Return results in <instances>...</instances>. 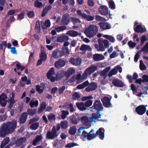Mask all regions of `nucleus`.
I'll list each match as a JSON object with an SVG mask.
<instances>
[{
  "label": "nucleus",
  "instance_id": "a18cd8bd",
  "mask_svg": "<svg viewBox=\"0 0 148 148\" xmlns=\"http://www.w3.org/2000/svg\"><path fill=\"white\" fill-rule=\"evenodd\" d=\"M95 18L97 21L99 22H103V21H104L106 20L105 18H104L101 16L98 15H96Z\"/></svg>",
  "mask_w": 148,
  "mask_h": 148
},
{
  "label": "nucleus",
  "instance_id": "09e8293b",
  "mask_svg": "<svg viewBox=\"0 0 148 148\" xmlns=\"http://www.w3.org/2000/svg\"><path fill=\"white\" fill-rule=\"evenodd\" d=\"M37 111L36 109H29L27 110L28 114L30 115H33L35 114L36 113Z\"/></svg>",
  "mask_w": 148,
  "mask_h": 148
},
{
  "label": "nucleus",
  "instance_id": "37998d69",
  "mask_svg": "<svg viewBox=\"0 0 148 148\" xmlns=\"http://www.w3.org/2000/svg\"><path fill=\"white\" fill-rule=\"evenodd\" d=\"M62 114L61 117V118L63 119H65L67 115L69 114V112L67 111L63 110L62 111Z\"/></svg>",
  "mask_w": 148,
  "mask_h": 148
},
{
  "label": "nucleus",
  "instance_id": "58836bf2",
  "mask_svg": "<svg viewBox=\"0 0 148 148\" xmlns=\"http://www.w3.org/2000/svg\"><path fill=\"white\" fill-rule=\"evenodd\" d=\"M141 52H145L146 54L148 53V42H147L143 47L141 49Z\"/></svg>",
  "mask_w": 148,
  "mask_h": 148
},
{
  "label": "nucleus",
  "instance_id": "5fc2aeb1",
  "mask_svg": "<svg viewBox=\"0 0 148 148\" xmlns=\"http://www.w3.org/2000/svg\"><path fill=\"white\" fill-rule=\"evenodd\" d=\"M39 123H35L32 125L30 128L32 130H36L38 127Z\"/></svg>",
  "mask_w": 148,
  "mask_h": 148
},
{
  "label": "nucleus",
  "instance_id": "3c124183",
  "mask_svg": "<svg viewBox=\"0 0 148 148\" xmlns=\"http://www.w3.org/2000/svg\"><path fill=\"white\" fill-rule=\"evenodd\" d=\"M42 137L41 136H37L36 139L34 140L33 142V144L34 145H36V143L40 140L42 139Z\"/></svg>",
  "mask_w": 148,
  "mask_h": 148
},
{
  "label": "nucleus",
  "instance_id": "13d9d810",
  "mask_svg": "<svg viewBox=\"0 0 148 148\" xmlns=\"http://www.w3.org/2000/svg\"><path fill=\"white\" fill-rule=\"evenodd\" d=\"M109 8L112 9H114L115 8V6L114 2L112 1L109 2Z\"/></svg>",
  "mask_w": 148,
  "mask_h": 148
},
{
  "label": "nucleus",
  "instance_id": "864d4df0",
  "mask_svg": "<svg viewBox=\"0 0 148 148\" xmlns=\"http://www.w3.org/2000/svg\"><path fill=\"white\" fill-rule=\"evenodd\" d=\"M48 118L49 120L51 121L55 120L56 119L55 115L52 113H51L48 115Z\"/></svg>",
  "mask_w": 148,
  "mask_h": 148
},
{
  "label": "nucleus",
  "instance_id": "473e14b6",
  "mask_svg": "<svg viewBox=\"0 0 148 148\" xmlns=\"http://www.w3.org/2000/svg\"><path fill=\"white\" fill-rule=\"evenodd\" d=\"M66 34L69 35L70 36L75 37L78 35V33L75 31L70 30L67 32Z\"/></svg>",
  "mask_w": 148,
  "mask_h": 148
},
{
  "label": "nucleus",
  "instance_id": "423d86ee",
  "mask_svg": "<svg viewBox=\"0 0 148 148\" xmlns=\"http://www.w3.org/2000/svg\"><path fill=\"white\" fill-rule=\"evenodd\" d=\"M55 75V69L53 67H52L50 69L47 74V78L52 82H54L56 80L54 77Z\"/></svg>",
  "mask_w": 148,
  "mask_h": 148
},
{
  "label": "nucleus",
  "instance_id": "7c9ffc66",
  "mask_svg": "<svg viewBox=\"0 0 148 148\" xmlns=\"http://www.w3.org/2000/svg\"><path fill=\"white\" fill-rule=\"evenodd\" d=\"M103 37L109 40L110 41L112 42H114L115 41V39L114 37L111 35H104Z\"/></svg>",
  "mask_w": 148,
  "mask_h": 148
},
{
  "label": "nucleus",
  "instance_id": "dca6fc26",
  "mask_svg": "<svg viewBox=\"0 0 148 148\" xmlns=\"http://www.w3.org/2000/svg\"><path fill=\"white\" fill-rule=\"evenodd\" d=\"M99 25L101 29L103 30L109 29L111 28L110 24L107 22H101L99 23Z\"/></svg>",
  "mask_w": 148,
  "mask_h": 148
},
{
  "label": "nucleus",
  "instance_id": "0e129e2a",
  "mask_svg": "<svg viewBox=\"0 0 148 148\" xmlns=\"http://www.w3.org/2000/svg\"><path fill=\"white\" fill-rule=\"evenodd\" d=\"M140 53L141 52L140 51H139L135 55L134 57V61L135 62H136L138 61V59L140 56L139 53Z\"/></svg>",
  "mask_w": 148,
  "mask_h": 148
},
{
  "label": "nucleus",
  "instance_id": "6e6d98bb",
  "mask_svg": "<svg viewBox=\"0 0 148 148\" xmlns=\"http://www.w3.org/2000/svg\"><path fill=\"white\" fill-rule=\"evenodd\" d=\"M16 66L18 70H21V71H23L25 68L24 66L21 65L19 62L17 63Z\"/></svg>",
  "mask_w": 148,
  "mask_h": 148
},
{
  "label": "nucleus",
  "instance_id": "680f3d73",
  "mask_svg": "<svg viewBox=\"0 0 148 148\" xmlns=\"http://www.w3.org/2000/svg\"><path fill=\"white\" fill-rule=\"evenodd\" d=\"M128 45L130 47L134 48L136 46V44L132 41H130L128 42Z\"/></svg>",
  "mask_w": 148,
  "mask_h": 148
},
{
  "label": "nucleus",
  "instance_id": "ddd939ff",
  "mask_svg": "<svg viewBox=\"0 0 148 148\" xmlns=\"http://www.w3.org/2000/svg\"><path fill=\"white\" fill-rule=\"evenodd\" d=\"M98 136L99 138L103 140L104 137V132H102V130L100 128L97 130L96 133H93V138Z\"/></svg>",
  "mask_w": 148,
  "mask_h": 148
},
{
  "label": "nucleus",
  "instance_id": "39448f33",
  "mask_svg": "<svg viewBox=\"0 0 148 148\" xmlns=\"http://www.w3.org/2000/svg\"><path fill=\"white\" fill-rule=\"evenodd\" d=\"M56 127L55 126H53L51 131L47 132V136L49 139H53L54 138L57 136L58 134L57 133L56 131Z\"/></svg>",
  "mask_w": 148,
  "mask_h": 148
},
{
  "label": "nucleus",
  "instance_id": "1a4fd4ad",
  "mask_svg": "<svg viewBox=\"0 0 148 148\" xmlns=\"http://www.w3.org/2000/svg\"><path fill=\"white\" fill-rule=\"evenodd\" d=\"M136 113L139 115H142L146 111V108L144 105H141L138 106L135 109Z\"/></svg>",
  "mask_w": 148,
  "mask_h": 148
},
{
  "label": "nucleus",
  "instance_id": "ea45409f",
  "mask_svg": "<svg viewBox=\"0 0 148 148\" xmlns=\"http://www.w3.org/2000/svg\"><path fill=\"white\" fill-rule=\"evenodd\" d=\"M46 104L45 102H42L41 104L40 107L38 110V112L39 113H40L45 109L46 107Z\"/></svg>",
  "mask_w": 148,
  "mask_h": 148
},
{
  "label": "nucleus",
  "instance_id": "052dcab7",
  "mask_svg": "<svg viewBox=\"0 0 148 148\" xmlns=\"http://www.w3.org/2000/svg\"><path fill=\"white\" fill-rule=\"evenodd\" d=\"M71 20L74 24L80 23V20L76 18H72Z\"/></svg>",
  "mask_w": 148,
  "mask_h": 148
},
{
  "label": "nucleus",
  "instance_id": "79ce46f5",
  "mask_svg": "<svg viewBox=\"0 0 148 148\" xmlns=\"http://www.w3.org/2000/svg\"><path fill=\"white\" fill-rule=\"evenodd\" d=\"M50 24L49 21L47 20L45 22L44 25H42V27L43 29H47V27L50 26Z\"/></svg>",
  "mask_w": 148,
  "mask_h": 148
},
{
  "label": "nucleus",
  "instance_id": "e433bc0d",
  "mask_svg": "<svg viewBox=\"0 0 148 148\" xmlns=\"http://www.w3.org/2000/svg\"><path fill=\"white\" fill-rule=\"evenodd\" d=\"M16 101L14 99V98H10L9 99L10 104L8 107L10 108H12L13 106V104L16 103Z\"/></svg>",
  "mask_w": 148,
  "mask_h": 148
},
{
  "label": "nucleus",
  "instance_id": "aec40b11",
  "mask_svg": "<svg viewBox=\"0 0 148 148\" xmlns=\"http://www.w3.org/2000/svg\"><path fill=\"white\" fill-rule=\"evenodd\" d=\"M92 25H90L86 29L84 32L88 37H90L92 36Z\"/></svg>",
  "mask_w": 148,
  "mask_h": 148
},
{
  "label": "nucleus",
  "instance_id": "69168bd1",
  "mask_svg": "<svg viewBox=\"0 0 148 148\" xmlns=\"http://www.w3.org/2000/svg\"><path fill=\"white\" fill-rule=\"evenodd\" d=\"M140 53L141 52L140 51H139L135 55L134 57V61L135 62H136L138 61V59L140 56L139 53Z\"/></svg>",
  "mask_w": 148,
  "mask_h": 148
},
{
  "label": "nucleus",
  "instance_id": "f03ea898",
  "mask_svg": "<svg viewBox=\"0 0 148 148\" xmlns=\"http://www.w3.org/2000/svg\"><path fill=\"white\" fill-rule=\"evenodd\" d=\"M93 107L97 110L96 113H93V121L95 122V120L97 121H103L102 120H99V119L101 118L100 111L102 110L103 107L100 101L96 100L94 102Z\"/></svg>",
  "mask_w": 148,
  "mask_h": 148
},
{
  "label": "nucleus",
  "instance_id": "412c9836",
  "mask_svg": "<svg viewBox=\"0 0 148 148\" xmlns=\"http://www.w3.org/2000/svg\"><path fill=\"white\" fill-rule=\"evenodd\" d=\"M71 63L75 65H79L81 63V60L80 58H71L70 60Z\"/></svg>",
  "mask_w": 148,
  "mask_h": 148
},
{
  "label": "nucleus",
  "instance_id": "c9c22d12",
  "mask_svg": "<svg viewBox=\"0 0 148 148\" xmlns=\"http://www.w3.org/2000/svg\"><path fill=\"white\" fill-rule=\"evenodd\" d=\"M117 71L116 69L114 68L110 70L109 73L108 75L109 77H110L113 75H115L117 74Z\"/></svg>",
  "mask_w": 148,
  "mask_h": 148
},
{
  "label": "nucleus",
  "instance_id": "e2e57ef3",
  "mask_svg": "<svg viewBox=\"0 0 148 148\" xmlns=\"http://www.w3.org/2000/svg\"><path fill=\"white\" fill-rule=\"evenodd\" d=\"M75 145H76V144L73 143H71L67 144L66 145L65 147L66 148H71Z\"/></svg>",
  "mask_w": 148,
  "mask_h": 148
},
{
  "label": "nucleus",
  "instance_id": "20e7f679",
  "mask_svg": "<svg viewBox=\"0 0 148 148\" xmlns=\"http://www.w3.org/2000/svg\"><path fill=\"white\" fill-rule=\"evenodd\" d=\"M92 119V117L88 118L86 116H84L81 118V121L82 123V126L87 129L91 126V120Z\"/></svg>",
  "mask_w": 148,
  "mask_h": 148
},
{
  "label": "nucleus",
  "instance_id": "f704fd0d",
  "mask_svg": "<svg viewBox=\"0 0 148 148\" xmlns=\"http://www.w3.org/2000/svg\"><path fill=\"white\" fill-rule=\"evenodd\" d=\"M66 28V26H61L55 27V30L57 32H62L65 30Z\"/></svg>",
  "mask_w": 148,
  "mask_h": 148
},
{
  "label": "nucleus",
  "instance_id": "72a5a7b5",
  "mask_svg": "<svg viewBox=\"0 0 148 148\" xmlns=\"http://www.w3.org/2000/svg\"><path fill=\"white\" fill-rule=\"evenodd\" d=\"M75 72L74 69L73 68H70L69 69L66 73V75L67 77H69Z\"/></svg>",
  "mask_w": 148,
  "mask_h": 148
},
{
  "label": "nucleus",
  "instance_id": "c03bdc74",
  "mask_svg": "<svg viewBox=\"0 0 148 148\" xmlns=\"http://www.w3.org/2000/svg\"><path fill=\"white\" fill-rule=\"evenodd\" d=\"M76 127L73 126L70 127L69 131V133L71 135H73L76 133Z\"/></svg>",
  "mask_w": 148,
  "mask_h": 148
},
{
  "label": "nucleus",
  "instance_id": "4468645a",
  "mask_svg": "<svg viewBox=\"0 0 148 148\" xmlns=\"http://www.w3.org/2000/svg\"><path fill=\"white\" fill-rule=\"evenodd\" d=\"M112 83L116 87H122L124 86L123 82L118 78L114 79L112 81Z\"/></svg>",
  "mask_w": 148,
  "mask_h": 148
},
{
  "label": "nucleus",
  "instance_id": "603ef678",
  "mask_svg": "<svg viewBox=\"0 0 148 148\" xmlns=\"http://www.w3.org/2000/svg\"><path fill=\"white\" fill-rule=\"evenodd\" d=\"M42 137L41 136H37L36 139L34 140L33 142V144L34 145H36V143L40 140L42 139Z\"/></svg>",
  "mask_w": 148,
  "mask_h": 148
},
{
  "label": "nucleus",
  "instance_id": "f257e3e1",
  "mask_svg": "<svg viewBox=\"0 0 148 148\" xmlns=\"http://www.w3.org/2000/svg\"><path fill=\"white\" fill-rule=\"evenodd\" d=\"M16 121L14 120L2 124L0 127V137L4 138L7 134L13 132L16 127Z\"/></svg>",
  "mask_w": 148,
  "mask_h": 148
},
{
  "label": "nucleus",
  "instance_id": "393cba45",
  "mask_svg": "<svg viewBox=\"0 0 148 148\" xmlns=\"http://www.w3.org/2000/svg\"><path fill=\"white\" fill-rule=\"evenodd\" d=\"M92 72V67H88L83 73L84 77L86 78L91 74Z\"/></svg>",
  "mask_w": 148,
  "mask_h": 148
},
{
  "label": "nucleus",
  "instance_id": "f3484780",
  "mask_svg": "<svg viewBox=\"0 0 148 148\" xmlns=\"http://www.w3.org/2000/svg\"><path fill=\"white\" fill-rule=\"evenodd\" d=\"M134 30L135 32L138 33H143L146 32L147 30L145 27L143 28L142 27L141 25H140L136 26V27L134 29Z\"/></svg>",
  "mask_w": 148,
  "mask_h": 148
},
{
  "label": "nucleus",
  "instance_id": "bb28decb",
  "mask_svg": "<svg viewBox=\"0 0 148 148\" xmlns=\"http://www.w3.org/2000/svg\"><path fill=\"white\" fill-rule=\"evenodd\" d=\"M10 141L9 138L8 137L4 138L0 146L1 148H3Z\"/></svg>",
  "mask_w": 148,
  "mask_h": 148
},
{
  "label": "nucleus",
  "instance_id": "c756f323",
  "mask_svg": "<svg viewBox=\"0 0 148 148\" xmlns=\"http://www.w3.org/2000/svg\"><path fill=\"white\" fill-rule=\"evenodd\" d=\"M77 107L80 110H84L86 109V108L84 106V104L82 102L77 103H76Z\"/></svg>",
  "mask_w": 148,
  "mask_h": 148
},
{
  "label": "nucleus",
  "instance_id": "338daca9",
  "mask_svg": "<svg viewBox=\"0 0 148 148\" xmlns=\"http://www.w3.org/2000/svg\"><path fill=\"white\" fill-rule=\"evenodd\" d=\"M140 53L141 52L140 51H139L135 55L134 57V61L135 62H136L138 61V59L140 56L139 53Z\"/></svg>",
  "mask_w": 148,
  "mask_h": 148
},
{
  "label": "nucleus",
  "instance_id": "2eb2a0df",
  "mask_svg": "<svg viewBox=\"0 0 148 148\" xmlns=\"http://www.w3.org/2000/svg\"><path fill=\"white\" fill-rule=\"evenodd\" d=\"M99 12L102 15L106 16L108 14V8L104 5H101L100 7Z\"/></svg>",
  "mask_w": 148,
  "mask_h": 148
},
{
  "label": "nucleus",
  "instance_id": "bf43d9fd",
  "mask_svg": "<svg viewBox=\"0 0 148 148\" xmlns=\"http://www.w3.org/2000/svg\"><path fill=\"white\" fill-rule=\"evenodd\" d=\"M80 97L79 93L77 92H75L73 95V98L74 100L78 99Z\"/></svg>",
  "mask_w": 148,
  "mask_h": 148
},
{
  "label": "nucleus",
  "instance_id": "7ed1b4c3",
  "mask_svg": "<svg viewBox=\"0 0 148 148\" xmlns=\"http://www.w3.org/2000/svg\"><path fill=\"white\" fill-rule=\"evenodd\" d=\"M69 54V52L68 48L63 47L61 50L56 49L53 51L51 58L58 59L64 56H68Z\"/></svg>",
  "mask_w": 148,
  "mask_h": 148
},
{
  "label": "nucleus",
  "instance_id": "a211bd4d",
  "mask_svg": "<svg viewBox=\"0 0 148 148\" xmlns=\"http://www.w3.org/2000/svg\"><path fill=\"white\" fill-rule=\"evenodd\" d=\"M70 21L69 15L68 14H65L63 17V18L61 21L62 24L67 25L68 24Z\"/></svg>",
  "mask_w": 148,
  "mask_h": 148
},
{
  "label": "nucleus",
  "instance_id": "f8f14e48",
  "mask_svg": "<svg viewBox=\"0 0 148 148\" xmlns=\"http://www.w3.org/2000/svg\"><path fill=\"white\" fill-rule=\"evenodd\" d=\"M99 43V45H95V47L98 51H103L105 50V48L103 44V40L102 38H99L98 40Z\"/></svg>",
  "mask_w": 148,
  "mask_h": 148
},
{
  "label": "nucleus",
  "instance_id": "b1692460",
  "mask_svg": "<svg viewBox=\"0 0 148 148\" xmlns=\"http://www.w3.org/2000/svg\"><path fill=\"white\" fill-rule=\"evenodd\" d=\"M66 75V73L64 71H61L58 72L56 76V79L57 80H60Z\"/></svg>",
  "mask_w": 148,
  "mask_h": 148
},
{
  "label": "nucleus",
  "instance_id": "a19ab883",
  "mask_svg": "<svg viewBox=\"0 0 148 148\" xmlns=\"http://www.w3.org/2000/svg\"><path fill=\"white\" fill-rule=\"evenodd\" d=\"M139 68L140 69L141 71L144 70L147 68L145 65L143 63L142 60L140 61Z\"/></svg>",
  "mask_w": 148,
  "mask_h": 148
},
{
  "label": "nucleus",
  "instance_id": "8fccbe9b",
  "mask_svg": "<svg viewBox=\"0 0 148 148\" xmlns=\"http://www.w3.org/2000/svg\"><path fill=\"white\" fill-rule=\"evenodd\" d=\"M36 88L37 91L39 94H41L43 92L44 88L39 85H37L36 86Z\"/></svg>",
  "mask_w": 148,
  "mask_h": 148
},
{
  "label": "nucleus",
  "instance_id": "5701e85b",
  "mask_svg": "<svg viewBox=\"0 0 148 148\" xmlns=\"http://www.w3.org/2000/svg\"><path fill=\"white\" fill-rule=\"evenodd\" d=\"M69 39V37L66 35H62L58 37L57 41L59 42H64L67 41Z\"/></svg>",
  "mask_w": 148,
  "mask_h": 148
},
{
  "label": "nucleus",
  "instance_id": "2f4dec72",
  "mask_svg": "<svg viewBox=\"0 0 148 148\" xmlns=\"http://www.w3.org/2000/svg\"><path fill=\"white\" fill-rule=\"evenodd\" d=\"M40 56V59L42 60L43 62H44L46 60L47 57L45 52L42 51Z\"/></svg>",
  "mask_w": 148,
  "mask_h": 148
},
{
  "label": "nucleus",
  "instance_id": "49530a36",
  "mask_svg": "<svg viewBox=\"0 0 148 148\" xmlns=\"http://www.w3.org/2000/svg\"><path fill=\"white\" fill-rule=\"evenodd\" d=\"M38 101L36 100L35 101L33 100H32L30 102V105L31 107H33L34 106H37L38 105Z\"/></svg>",
  "mask_w": 148,
  "mask_h": 148
},
{
  "label": "nucleus",
  "instance_id": "9d476101",
  "mask_svg": "<svg viewBox=\"0 0 148 148\" xmlns=\"http://www.w3.org/2000/svg\"><path fill=\"white\" fill-rule=\"evenodd\" d=\"M86 79V78L84 77L83 74L81 76L80 74H79L77 75H75L73 77L71 78V81L73 82L75 80H77V82L78 84L82 82L84 80Z\"/></svg>",
  "mask_w": 148,
  "mask_h": 148
},
{
  "label": "nucleus",
  "instance_id": "9b49d317",
  "mask_svg": "<svg viewBox=\"0 0 148 148\" xmlns=\"http://www.w3.org/2000/svg\"><path fill=\"white\" fill-rule=\"evenodd\" d=\"M7 95L4 93L0 96V104L2 107H5L6 105L7 102Z\"/></svg>",
  "mask_w": 148,
  "mask_h": 148
},
{
  "label": "nucleus",
  "instance_id": "4c0bfd02",
  "mask_svg": "<svg viewBox=\"0 0 148 148\" xmlns=\"http://www.w3.org/2000/svg\"><path fill=\"white\" fill-rule=\"evenodd\" d=\"M68 122L66 120L62 121L60 123V125L62 128L63 129H66L68 126Z\"/></svg>",
  "mask_w": 148,
  "mask_h": 148
},
{
  "label": "nucleus",
  "instance_id": "a878e982",
  "mask_svg": "<svg viewBox=\"0 0 148 148\" xmlns=\"http://www.w3.org/2000/svg\"><path fill=\"white\" fill-rule=\"evenodd\" d=\"M65 65L64 62L61 60H59L55 63V67L57 68L63 66Z\"/></svg>",
  "mask_w": 148,
  "mask_h": 148
},
{
  "label": "nucleus",
  "instance_id": "4d7b16f0",
  "mask_svg": "<svg viewBox=\"0 0 148 148\" xmlns=\"http://www.w3.org/2000/svg\"><path fill=\"white\" fill-rule=\"evenodd\" d=\"M69 119L71 122L73 124H75L77 123L76 118L74 116H71Z\"/></svg>",
  "mask_w": 148,
  "mask_h": 148
},
{
  "label": "nucleus",
  "instance_id": "c85d7f7f",
  "mask_svg": "<svg viewBox=\"0 0 148 148\" xmlns=\"http://www.w3.org/2000/svg\"><path fill=\"white\" fill-rule=\"evenodd\" d=\"M80 50L82 51L88 50L91 51V48L89 46L85 45H81Z\"/></svg>",
  "mask_w": 148,
  "mask_h": 148
},
{
  "label": "nucleus",
  "instance_id": "6e6552de",
  "mask_svg": "<svg viewBox=\"0 0 148 148\" xmlns=\"http://www.w3.org/2000/svg\"><path fill=\"white\" fill-rule=\"evenodd\" d=\"M103 106L105 107H112V105L110 102L111 99L107 97H104L101 99Z\"/></svg>",
  "mask_w": 148,
  "mask_h": 148
},
{
  "label": "nucleus",
  "instance_id": "4be33fe9",
  "mask_svg": "<svg viewBox=\"0 0 148 148\" xmlns=\"http://www.w3.org/2000/svg\"><path fill=\"white\" fill-rule=\"evenodd\" d=\"M110 69V67L108 66L104 69L103 71L101 72L100 73V76H102L103 78L105 79L107 77V74L108 72Z\"/></svg>",
  "mask_w": 148,
  "mask_h": 148
},
{
  "label": "nucleus",
  "instance_id": "cd10ccee",
  "mask_svg": "<svg viewBox=\"0 0 148 148\" xmlns=\"http://www.w3.org/2000/svg\"><path fill=\"white\" fill-rule=\"evenodd\" d=\"M27 114L26 113H23L20 119V121L21 123H24L26 121Z\"/></svg>",
  "mask_w": 148,
  "mask_h": 148
},
{
  "label": "nucleus",
  "instance_id": "6ab92c4d",
  "mask_svg": "<svg viewBox=\"0 0 148 148\" xmlns=\"http://www.w3.org/2000/svg\"><path fill=\"white\" fill-rule=\"evenodd\" d=\"M105 59V57L100 54L96 53L93 55V60L95 61H99Z\"/></svg>",
  "mask_w": 148,
  "mask_h": 148
},
{
  "label": "nucleus",
  "instance_id": "0eeeda50",
  "mask_svg": "<svg viewBox=\"0 0 148 148\" xmlns=\"http://www.w3.org/2000/svg\"><path fill=\"white\" fill-rule=\"evenodd\" d=\"M92 129L88 133L85 131H84L81 136V138L83 140H85L86 138L88 140H91L92 138Z\"/></svg>",
  "mask_w": 148,
  "mask_h": 148
},
{
  "label": "nucleus",
  "instance_id": "de8ad7c7",
  "mask_svg": "<svg viewBox=\"0 0 148 148\" xmlns=\"http://www.w3.org/2000/svg\"><path fill=\"white\" fill-rule=\"evenodd\" d=\"M43 5L42 3L38 1V0H36L35 1L34 6L35 7L38 8L42 7Z\"/></svg>",
  "mask_w": 148,
  "mask_h": 148
},
{
  "label": "nucleus",
  "instance_id": "774afa93",
  "mask_svg": "<svg viewBox=\"0 0 148 148\" xmlns=\"http://www.w3.org/2000/svg\"><path fill=\"white\" fill-rule=\"evenodd\" d=\"M143 82H148V75H144L142 76Z\"/></svg>",
  "mask_w": 148,
  "mask_h": 148
}]
</instances>
